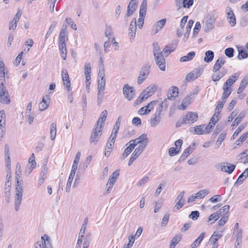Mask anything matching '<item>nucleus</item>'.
<instances>
[{"mask_svg": "<svg viewBox=\"0 0 248 248\" xmlns=\"http://www.w3.org/2000/svg\"><path fill=\"white\" fill-rule=\"evenodd\" d=\"M185 194V191H182L180 193V194L177 196L176 197V199L175 200V201H178L176 204L174 206V207L173 208V211L175 212L176 211L175 209H176L177 210H178L180 209L185 204V200L184 198Z\"/></svg>", "mask_w": 248, "mask_h": 248, "instance_id": "obj_12", "label": "nucleus"}, {"mask_svg": "<svg viewBox=\"0 0 248 248\" xmlns=\"http://www.w3.org/2000/svg\"><path fill=\"white\" fill-rule=\"evenodd\" d=\"M170 218V214L167 213L165 214L162 222H161V226H166L167 224L168 223Z\"/></svg>", "mask_w": 248, "mask_h": 248, "instance_id": "obj_64", "label": "nucleus"}, {"mask_svg": "<svg viewBox=\"0 0 248 248\" xmlns=\"http://www.w3.org/2000/svg\"><path fill=\"white\" fill-rule=\"evenodd\" d=\"M147 10V1L143 0L140 7L139 15H145Z\"/></svg>", "mask_w": 248, "mask_h": 248, "instance_id": "obj_43", "label": "nucleus"}, {"mask_svg": "<svg viewBox=\"0 0 248 248\" xmlns=\"http://www.w3.org/2000/svg\"><path fill=\"white\" fill-rule=\"evenodd\" d=\"M120 125H121L120 124H119L118 123H115V125L114 126L113 131L110 136V138H112L111 140V141L113 142V141L115 140V139L117 137V133L119 129Z\"/></svg>", "mask_w": 248, "mask_h": 248, "instance_id": "obj_39", "label": "nucleus"}, {"mask_svg": "<svg viewBox=\"0 0 248 248\" xmlns=\"http://www.w3.org/2000/svg\"><path fill=\"white\" fill-rule=\"evenodd\" d=\"M248 176V168H247L245 171L239 175L238 178L237 179L236 182L235 183V185H237L238 184H241L242 182Z\"/></svg>", "mask_w": 248, "mask_h": 248, "instance_id": "obj_33", "label": "nucleus"}, {"mask_svg": "<svg viewBox=\"0 0 248 248\" xmlns=\"http://www.w3.org/2000/svg\"><path fill=\"white\" fill-rule=\"evenodd\" d=\"M234 49L232 47H228L225 50V54L229 58L233 56Z\"/></svg>", "mask_w": 248, "mask_h": 248, "instance_id": "obj_58", "label": "nucleus"}, {"mask_svg": "<svg viewBox=\"0 0 248 248\" xmlns=\"http://www.w3.org/2000/svg\"><path fill=\"white\" fill-rule=\"evenodd\" d=\"M223 93L222 96V99L226 100V99L229 97L231 93L232 90L230 89L229 87L225 86L223 85Z\"/></svg>", "mask_w": 248, "mask_h": 248, "instance_id": "obj_31", "label": "nucleus"}, {"mask_svg": "<svg viewBox=\"0 0 248 248\" xmlns=\"http://www.w3.org/2000/svg\"><path fill=\"white\" fill-rule=\"evenodd\" d=\"M226 74V72H223L221 71H217L212 76V79L214 81H218L222 77L224 76Z\"/></svg>", "mask_w": 248, "mask_h": 248, "instance_id": "obj_38", "label": "nucleus"}, {"mask_svg": "<svg viewBox=\"0 0 248 248\" xmlns=\"http://www.w3.org/2000/svg\"><path fill=\"white\" fill-rule=\"evenodd\" d=\"M202 73V70L201 69H195L186 75V79L188 82L193 81L199 77Z\"/></svg>", "mask_w": 248, "mask_h": 248, "instance_id": "obj_9", "label": "nucleus"}, {"mask_svg": "<svg viewBox=\"0 0 248 248\" xmlns=\"http://www.w3.org/2000/svg\"><path fill=\"white\" fill-rule=\"evenodd\" d=\"M107 114H108L107 111L106 110H104L102 112L100 117L99 118V119L97 123L98 122V123H99V122H100L101 123V124H102L106 120Z\"/></svg>", "mask_w": 248, "mask_h": 248, "instance_id": "obj_56", "label": "nucleus"}, {"mask_svg": "<svg viewBox=\"0 0 248 248\" xmlns=\"http://www.w3.org/2000/svg\"><path fill=\"white\" fill-rule=\"evenodd\" d=\"M106 85V79H98V91H104Z\"/></svg>", "mask_w": 248, "mask_h": 248, "instance_id": "obj_47", "label": "nucleus"}, {"mask_svg": "<svg viewBox=\"0 0 248 248\" xmlns=\"http://www.w3.org/2000/svg\"><path fill=\"white\" fill-rule=\"evenodd\" d=\"M138 139L140 142V144L139 146H143L145 148L148 142L147 135L146 134H142Z\"/></svg>", "mask_w": 248, "mask_h": 248, "instance_id": "obj_27", "label": "nucleus"}, {"mask_svg": "<svg viewBox=\"0 0 248 248\" xmlns=\"http://www.w3.org/2000/svg\"><path fill=\"white\" fill-rule=\"evenodd\" d=\"M226 137V134L225 133H221L217 141H216V144L217 146V147H219V146L221 144L222 142L223 141V140L225 139Z\"/></svg>", "mask_w": 248, "mask_h": 248, "instance_id": "obj_55", "label": "nucleus"}, {"mask_svg": "<svg viewBox=\"0 0 248 248\" xmlns=\"http://www.w3.org/2000/svg\"><path fill=\"white\" fill-rule=\"evenodd\" d=\"M240 73H235L226 80L224 83V85L229 87L231 86L239 78Z\"/></svg>", "mask_w": 248, "mask_h": 248, "instance_id": "obj_17", "label": "nucleus"}, {"mask_svg": "<svg viewBox=\"0 0 248 248\" xmlns=\"http://www.w3.org/2000/svg\"><path fill=\"white\" fill-rule=\"evenodd\" d=\"M194 99L193 97H192V94H189L187 95L182 101L181 103V106L182 108L179 107V109L185 110L186 107L192 102Z\"/></svg>", "mask_w": 248, "mask_h": 248, "instance_id": "obj_19", "label": "nucleus"}, {"mask_svg": "<svg viewBox=\"0 0 248 248\" xmlns=\"http://www.w3.org/2000/svg\"><path fill=\"white\" fill-rule=\"evenodd\" d=\"M200 215L199 212L198 211H192L190 214L189 215V217L191 218L193 220H197Z\"/></svg>", "mask_w": 248, "mask_h": 248, "instance_id": "obj_61", "label": "nucleus"}, {"mask_svg": "<svg viewBox=\"0 0 248 248\" xmlns=\"http://www.w3.org/2000/svg\"><path fill=\"white\" fill-rule=\"evenodd\" d=\"M129 31L128 35L131 42H132L135 36L137 31V22L135 18H133L130 23Z\"/></svg>", "mask_w": 248, "mask_h": 248, "instance_id": "obj_13", "label": "nucleus"}, {"mask_svg": "<svg viewBox=\"0 0 248 248\" xmlns=\"http://www.w3.org/2000/svg\"><path fill=\"white\" fill-rule=\"evenodd\" d=\"M215 20L214 16H209L207 18L203 27L205 32H209L213 29Z\"/></svg>", "mask_w": 248, "mask_h": 248, "instance_id": "obj_10", "label": "nucleus"}, {"mask_svg": "<svg viewBox=\"0 0 248 248\" xmlns=\"http://www.w3.org/2000/svg\"><path fill=\"white\" fill-rule=\"evenodd\" d=\"M34 248H53L50 237L44 234L41 237V240L36 242Z\"/></svg>", "mask_w": 248, "mask_h": 248, "instance_id": "obj_5", "label": "nucleus"}, {"mask_svg": "<svg viewBox=\"0 0 248 248\" xmlns=\"http://www.w3.org/2000/svg\"><path fill=\"white\" fill-rule=\"evenodd\" d=\"M123 90L125 97L129 101L131 100L133 98L135 94V90L134 88L126 84L124 85Z\"/></svg>", "mask_w": 248, "mask_h": 248, "instance_id": "obj_8", "label": "nucleus"}, {"mask_svg": "<svg viewBox=\"0 0 248 248\" xmlns=\"http://www.w3.org/2000/svg\"><path fill=\"white\" fill-rule=\"evenodd\" d=\"M156 65L158 66L159 68L163 71L166 70V62L165 60L163 55H160L154 57Z\"/></svg>", "mask_w": 248, "mask_h": 248, "instance_id": "obj_14", "label": "nucleus"}, {"mask_svg": "<svg viewBox=\"0 0 248 248\" xmlns=\"http://www.w3.org/2000/svg\"><path fill=\"white\" fill-rule=\"evenodd\" d=\"M220 216L219 215L218 212L217 213H213L209 217L208 221L209 222L212 220H214L213 221L211 222V223H213L215 221L219 218Z\"/></svg>", "mask_w": 248, "mask_h": 248, "instance_id": "obj_52", "label": "nucleus"}, {"mask_svg": "<svg viewBox=\"0 0 248 248\" xmlns=\"http://www.w3.org/2000/svg\"><path fill=\"white\" fill-rule=\"evenodd\" d=\"M137 7V3L136 1H135L133 0H131L127 6V10L126 13L127 17H129L130 16L133 14L136 10Z\"/></svg>", "mask_w": 248, "mask_h": 248, "instance_id": "obj_18", "label": "nucleus"}, {"mask_svg": "<svg viewBox=\"0 0 248 248\" xmlns=\"http://www.w3.org/2000/svg\"><path fill=\"white\" fill-rule=\"evenodd\" d=\"M238 59L239 60H241L243 59H246L248 57V52L243 49L239 50L238 51Z\"/></svg>", "mask_w": 248, "mask_h": 248, "instance_id": "obj_53", "label": "nucleus"}, {"mask_svg": "<svg viewBox=\"0 0 248 248\" xmlns=\"http://www.w3.org/2000/svg\"><path fill=\"white\" fill-rule=\"evenodd\" d=\"M176 46L173 44L171 45H167L163 50L164 54H166V56H168L171 52H173L175 49Z\"/></svg>", "mask_w": 248, "mask_h": 248, "instance_id": "obj_40", "label": "nucleus"}, {"mask_svg": "<svg viewBox=\"0 0 248 248\" xmlns=\"http://www.w3.org/2000/svg\"><path fill=\"white\" fill-rule=\"evenodd\" d=\"M230 209V206L228 205H224L221 209H220L218 213L220 216H226Z\"/></svg>", "mask_w": 248, "mask_h": 248, "instance_id": "obj_49", "label": "nucleus"}, {"mask_svg": "<svg viewBox=\"0 0 248 248\" xmlns=\"http://www.w3.org/2000/svg\"><path fill=\"white\" fill-rule=\"evenodd\" d=\"M150 67L151 65L147 63L141 68L137 80L138 85H140L147 78L151 71Z\"/></svg>", "mask_w": 248, "mask_h": 248, "instance_id": "obj_4", "label": "nucleus"}, {"mask_svg": "<svg viewBox=\"0 0 248 248\" xmlns=\"http://www.w3.org/2000/svg\"><path fill=\"white\" fill-rule=\"evenodd\" d=\"M223 236L222 232L221 231L215 232L212 235L210 241L211 242H217V241Z\"/></svg>", "mask_w": 248, "mask_h": 248, "instance_id": "obj_30", "label": "nucleus"}, {"mask_svg": "<svg viewBox=\"0 0 248 248\" xmlns=\"http://www.w3.org/2000/svg\"><path fill=\"white\" fill-rule=\"evenodd\" d=\"M205 56L204 58V61L206 62H211L214 59V53L211 50H208L205 52Z\"/></svg>", "mask_w": 248, "mask_h": 248, "instance_id": "obj_36", "label": "nucleus"}, {"mask_svg": "<svg viewBox=\"0 0 248 248\" xmlns=\"http://www.w3.org/2000/svg\"><path fill=\"white\" fill-rule=\"evenodd\" d=\"M244 128L245 125L243 124L240 125L232 136L231 139L234 140L235 139L236 137L239 135V134L244 129Z\"/></svg>", "mask_w": 248, "mask_h": 248, "instance_id": "obj_51", "label": "nucleus"}, {"mask_svg": "<svg viewBox=\"0 0 248 248\" xmlns=\"http://www.w3.org/2000/svg\"><path fill=\"white\" fill-rule=\"evenodd\" d=\"M103 130V124H98V122L94 125L92 130L91 137L90 138V142L93 145H96L99 140L100 138L102 135Z\"/></svg>", "mask_w": 248, "mask_h": 248, "instance_id": "obj_3", "label": "nucleus"}, {"mask_svg": "<svg viewBox=\"0 0 248 248\" xmlns=\"http://www.w3.org/2000/svg\"><path fill=\"white\" fill-rule=\"evenodd\" d=\"M65 22L69 25L71 27V28L74 30H77V25L73 21L72 19L70 17H67L65 19Z\"/></svg>", "mask_w": 248, "mask_h": 248, "instance_id": "obj_62", "label": "nucleus"}, {"mask_svg": "<svg viewBox=\"0 0 248 248\" xmlns=\"http://www.w3.org/2000/svg\"><path fill=\"white\" fill-rule=\"evenodd\" d=\"M227 19L231 26L233 27L236 24V19L233 11L231 8L228 7L226 9Z\"/></svg>", "mask_w": 248, "mask_h": 248, "instance_id": "obj_15", "label": "nucleus"}, {"mask_svg": "<svg viewBox=\"0 0 248 248\" xmlns=\"http://www.w3.org/2000/svg\"><path fill=\"white\" fill-rule=\"evenodd\" d=\"M242 234H243L242 230L236 231H233L232 235V239H233L234 238H236V239L242 238Z\"/></svg>", "mask_w": 248, "mask_h": 248, "instance_id": "obj_54", "label": "nucleus"}, {"mask_svg": "<svg viewBox=\"0 0 248 248\" xmlns=\"http://www.w3.org/2000/svg\"><path fill=\"white\" fill-rule=\"evenodd\" d=\"M193 4V0H182V7L189 8Z\"/></svg>", "mask_w": 248, "mask_h": 248, "instance_id": "obj_50", "label": "nucleus"}, {"mask_svg": "<svg viewBox=\"0 0 248 248\" xmlns=\"http://www.w3.org/2000/svg\"><path fill=\"white\" fill-rule=\"evenodd\" d=\"M23 193V183L22 181H19L17 180L15 189V209L16 211H18L20 208V206L22 201Z\"/></svg>", "mask_w": 248, "mask_h": 248, "instance_id": "obj_1", "label": "nucleus"}, {"mask_svg": "<svg viewBox=\"0 0 248 248\" xmlns=\"http://www.w3.org/2000/svg\"><path fill=\"white\" fill-rule=\"evenodd\" d=\"M182 235L179 234L175 235L172 239L170 245V248H174L175 246L181 240Z\"/></svg>", "mask_w": 248, "mask_h": 248, "instance_id": "obj_25", "label": "nucleus"}, {"mask_svg": "<svg viewBox=\"0 0 248 248\" xmlns=\"http://www.w3.org/2000/svg\"><path fill=\"white\" fill-rule=\"evenodd\" d=\"M157 89L156 87L154 85H151L146 88L143 91L144 93L148 94L149 96H152Z\"/></svg>", "mask_w": 248, "mask_h": 248, "instance_id": "obj_41", "label": "nucleus"}, {"mask_svg": "<svg viewBox=\"0 0 248 248\" xmlns=\"http://www.w3.org/2000/svg\"><path fill=\"white\" fill-rule=\"evenodd\" d=\"M149 97H150V96L148 95V94L144 93V91L142 92L140 96L135 100L134 102V105L136 106L140 104L142 101L147 99Z\"/></svg>", "mask_w": 248, "mask_h": 248, "instance_id": "obj_23", "label": "nucleus"}, {"mask_svg": "<svg viewBox=\"0 0 248 248\" xmlns=\"http://www.w3.org/2000/svg\"><path fill=\"white\" fill-rule=\"evenodd\" d=\"M128 240H129L128 243L126 245H125L124 247V248H130V247H131L133 246V245L134 243V241H135V236L133 235H132L129 236Z\"/></svg>", "mask_w": 248, "mask_h": 248, "instance_id": "obj_59", "label": "nucleus"}, {"mask_svg": "<svg viewBox=\"0 0 248 248\" xmlns=\"http://www.w3.org/2000/svg\"><path fill=\"white\" fill-rule=\"evenodd\" d=\"M66 28L67 25L63 24L60 33L59 41H65V37L67 33Z\"/></svg>", "mask_w": 248, "mask_h": 248, "instance_id": "obj_32", "label": "nucleus"}, {"mask_svg": "<svg viewBox=\"0 0 248 248\" xmlns=\"http://www.w3.org/2000/svg\"><path fill=\"white\" fill-rule=\"evenodd\" d=\"M153 50L154 57L162 54V52L160 51V47L157 42H154L153 44Z\"/></svg>", "mask_w": 248, "mask_h": 248, "instance_id": "obj_37", "label": "nucleus"}, {"mask_svg": "<svg viewBox=\"0 0 248 248\" xmlns=\"http://www.w3.org/2000/svg\"><path fill=\"white\" fill-rule=\"evenodd\" d=\"M5 65L3 62L1 61H0V77L3 78V79L0 80V82L3 81L5 79Z\"/></svg>", "mask_w": 248, "mask_h": 248, "instance_id": "obj_46", "label": "nucleus"}, {"mask_svg": "<svg viewBox=\"0 0 248 248\" xmlns=\"http://www.w3.org/2000/svg\"><path fill=\"white\" fill-rule=\"evenodd\" d=\"M145 147L143 146H138L134 150V152L132 154L134 155V156H136L137 157L141 154V153L145 149Z\"/></svg>", "mask_w": 248, "mask_h": 248, "instance_id": "obj_48", "label": "nucleus"}, {"mask_svg": "<svg viewBox=\"0 0 248 248\" xmlns=\"http://www.w3.org/2000/svg\"><path fill=\"white\" fill-rule=\"evenodd\" d=\"M116 180L114 179V178H112L111 177H109L108 182L107 184V189L105 191L106 193H109L110 191L112 188L114 184L116 182Z\"/></svg>", "mask_w": 248, "mask_h": 248, "instance_id": "obj_34", "label": "nucleus"}, {"mask_svg": "<svg viewBox=\"0 0 248 248\" xmlns=\"http://www.w3.org/2000/svg\"><path fill=\"white\" fill-rule=\"evenodd\" d=\"M179 93V89L177 87L172 86V90L167 93V99L171 100L176 97Z\"/></svg>", "mask_w": 248, "mask_h": 248, "instance_id": "obj_20", "label": "nucleus"}, {"mask_svg": "<svg viewBox=\"0 0 248 248\" xmlns=\"http://www.w3.org/2000/svg\"><path fill=\"white\" fill-rule=\"evenodd\" d=\"M209 193L208 190L205 189L203 190H201L198 192L196 194V197L197 198L202 199L204 198L206 195H208Z\"/></svg>", "mask_w": 248, "mask_h": 248, "instance_id": "obj_44", "label": "nucleus"}, {"mask_svg": "<svg viewBox=\"0 0 248 248\" xmlns=\"http://www.w3.org/2000/svg\"><path fill=\"white\" fill-rule=\"evenodd\" d=\"M196 53L194 51H191L189 52L187 55L181 57L180 59L181 62H186L192 60L195 56Z\"/></svg>", "mask_w": 248, "mask_h": 248, "instance_id": "obj_28", "label": "nucleus"}, {"mask_svg": "<svg viewBox=\"0 0 248 248\" xmlns=\"http://www.w3.org/2000/svg\"><path fill=\"white\" fill-rule=\"evenodd\" d=\"M149 97H150V96L148 95V94L144 93V91L142 92L140 96L135 100L134 102V105L136 106L140 104L142 101L147 99Z\"/></svg>", "mask_w": 248, "mask_h": 248, "instance_id": "obj_22", "label": "nucleus"}, {"mask_svg": "<svg viewBox=\"0 0 248 248\" xmlns=\"http://www.w3.org/2000/svg\"><path fill=\"white\" fill-rule=\"evenodd\" d=\"M246 114L245 111H242L239 115L234 119L233 123L232 124V126H234L235 125H238L245 117Z\"/></svg>", "mask_w": 248, "mask_h": 248, "instance_id": "obj_29", "label": "nucleus"}, {"mask_svg": "<svg viewBox=\"0 0 248 248\" xmlns=\"http://www.w3.org/2000/svg\"><path fill=\"white\" fill-rule=\"evenodd\" d=\"M227 165H229V163L228 162L219 163L217 164L215 167L218 170H221L231 174L234 170L235 166L234 165H231L230 167L228 168V170H227L226 167H227Z\"/></svg>", "mask_w": 248, "mask_h": 248, "instance_id": "obj_6", "label": "nucleus"}, {"mask_svg": "<svg viewBox=\"0 0 248 248\" xmlns=\"http://www.w3.org/2000/svg\"><path fill=\"white\" fill-rule=\"evenodd\" d=\"M248 84V77L244 78L241 82L239 88L237 90V93H241L243 90L246 88V86Z\"/></svg>", "mask_w": 248, "mask_h": 248, "instance_id": "obj_26", "label": "nucleus"}, {"mask_svg": "<svg viewBox=\"0 0 248 248\" xmlns=\"http://www.w3.org/2000/svg\"><path fill=\"white\" fill-rule=\"evenodd\" d=\"M226 62L225 58L224 56L219 57L216 61L215 64L213 66L212 71L216 73L219 71V70L223 66Z\"/></svg>", "mask_w": 248, "mask_h": 248, "instance_id": "obj_16", "label": "nucleus"}, {"mask_svg": "<svg viewBox=\"0 0 248 248\" xmlns=\"http://www.w3.org/2000/svg\"><path fill=\"white\" fill-rule=\"evenodd\" d=\"M195 134L197 135L206 134V130L205 129V125L201 124L197 125L194 127Z\"/></svg>", "mask_w": 248, "mask_h": 248, "instance_id": "obj_24", "label": "nucleus"}, {"mask_svg": "<svg viewBox=\"0 0 248 248\" xmlns=\"http://www.w3.org/2000/svg\"><path fill=\"white\" fill-rule=\"evenodd\" d=\"M167 101V99H165L164 101V103H166ZM163 102H161L160 106L156 109V111L153 114L150 119V125L152 127H156L161 122L162 119L161 116V111L163 108Z\"/></svg>", "mask_w": 248, "mask_h": 248, "instance_id": "obj_2", "label": "nucleus"}, {"mask_svg": "<svg viewBox=\"0 0 248 248\" xmlns=\"http://www.w3.org/2000/svg\"><path fill=\"white\" fill-rule=\"evenodd\" d=\"M183 118L186 124H191L197 121L198 114L197 112L190 111L184 116Z\"/></svg>", "mask_w": 248, "mask_h": 248, "instance_id": "obj_7", "label": "nucleus"}, {"mask_svg": "<svg viewBox=\"0 0 248 248\" xmlns=\"http://www.w3.org/2000/svg\"><path fill=\"white\" fill-rule=\"evenodd\" d=\"M57 132L56 124L52 123L50 125V137L51 140H53L55 139Z\"/></svg>", "mask_w": 248, "mask_h": 248, "instance_id": "obj_35", "label": "nucleus"}, {"mask_svg": "<svg viewBox=\"0 0 248 248\" xmlns=\"http://www.w3.org/2000/svg\"><path fill=\"white\" fill-rule=\"evenodd\" d=\"M201 28V25L200 22H197L196 23L195 27L194 28L193 32V36H195L196 35L198 34L199 31Z\"/></svg>", "mask_w": 248, "mask_h": 248, "instance_id": "obj_63", "label": "nucleus"}, {"mask_svg": "<svg viewBox=\"0 0 248 248\" xmlns=\"http://www.w3.org/2000/svg\"><path fill=\"white\" fill-rule=\"evenodd\" d=\"M157 103L156 101H152L147 105L140 108L139 110V113L141 115H145L149 114L155 106Z\"/></svg>", "mask_w": 248, "mask_h": 248, "instance_id": "obj_11", "label": "nucleus"}, {"mask_svg": "<svg viewBox=\"0 0 248 248\" xmlns=\"http://www.w3.org/2000/svg\"><path fill=\"white\" fill-rule=\"evenodd\" d=\"M166 22V19L165 18H163L157 22L155 28V33H157L164 26Z\"/></svg>", "mask_w": 248, "mask_h": 248, "instance_id": "obj_42", "label": "nucleus"}, {"mask_svg": "<svg viewBox=\"0 0 248 248\" xmlns=\"http://www.w3.org/2000/svg\"><path fill=\"white\" fill-rule=\"evenodd\" d=\"M16 179L17 180V181H16V182H17V179L18 180L19 178L20 177L21 175V168L20 164L19 163H17L16 165Z\"/></svg>", "mask_w": 248, "mask_h": 248, "instance_id": "obj_57", "label": "nucleus"}, {"mask_svg": "<svg viewBox=\"0 0 248 248\" xmlns=\"http://www.w3.org/2000/svg\"><path fill=\"white\" fill-rule=\"evenodd\" d=\"M6 115L4 110L0 111V124H5Z\"/></svg>", "mask_w": 248, "mask_h": 248, "instance_id": "obj_60", "label": "nucleus"}, {"mask_svg": "<svg viewBox=\"0 0 248 248\" xmlns=\"http://www.w3.org/2000/svg\"><path fill=\"white\" fill-rule=\"evenodd\" d=\"M226 101V100H222V101H218V104L216 108V112L217 113V117H218L219 112H220L221 109L223 107V106L225 104Z\"/></svg>", "mask_w": 248, "mask_h": 248, "instance_id": "obj_45", "label": "nucleus"}, {"mask_svg": "<svg viewBox=\"0 0 248 248\" xmlns=\"http://www.w3.org/2000/svg\"><path fill=\"white\" fill-rule=\"evenodd\" d=\"M194 151V149L191 147L190 145L188 148H187L184 152L183 153L182 155L180 156L179 161L181 162L184 161L188 155L191 154Z\"/></svg>", "mask_w": 248, "mask_h": 248, "instance_id": "obj_21", "label": "nucleus"}]
</instances>
